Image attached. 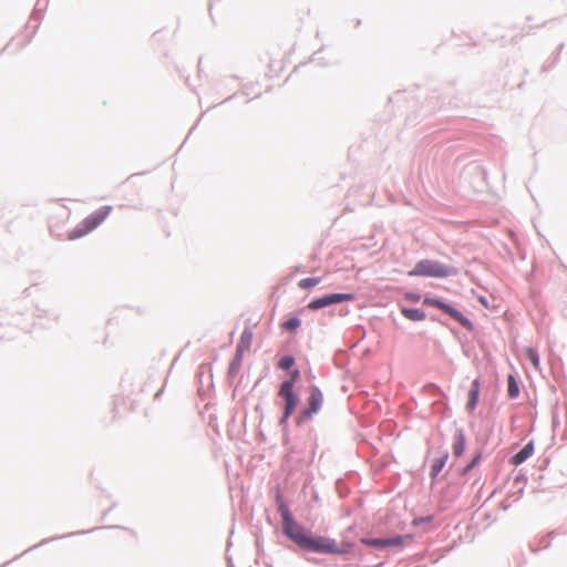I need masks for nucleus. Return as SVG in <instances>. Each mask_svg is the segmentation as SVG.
Returning <instances> with one entry per match:
<instances>
[{
    "mask_svg": "<svg viewBox=\"0 0 567 567\" xmlns=\"http://www.w3.org/2000/svg\"><path fill=\"white\" fill-rule=\"evenodd\" d=\"M452 449L455 457H460L463 454L465 450V435L463 431H456Z\"/></svg>",
    "mask_w": 567,
    "mask_h": 567,
    "instance_id": "nucleus-11",
    "label": "nucleus"
},
{
    "mask_svg": "<svg viewBox=\"0 0 567 567\" xmlns=\"http://www.w3.org/2000/svg\"><path fill=\"white\" fill-rule=\"evenodd\" d=\"M301 324V321L300 319L298 318H290L289 320L285 321L281 327L285 329V330H289V331H295L296 329H298Z\"/></svg>",
    "mask_w": 567,
    "mask_h": 567,
    "instance_id": "nucleus-18",
    "label": "nucleus"
},
{
    "mask_svg": "<svg viewBox=\"0 0 567 567\" xmlns=\"http://www.w3.org/2000/svg\"><path fill=\"white\" fill-rule=\"evenodd\" d=\"M243 339H245V340H247L249 342L250 339H251V333L250 332H244Z\"/></svg>",
    "mask_w": 567,
    "mask_h": 567,
    "instance_id": "nucleus-22",
    "label": "nucleus"
},
{
    "mask_svg": "<svg viewBox=\"0 0 567 567\" xmlns=\"http://www.w3.org/2000/svg\"><path fill=\"white\" fill-rule=\"evenodd\" d=\"M295 363V359L290 355L282 357L279 362L278 367L282 370H289Z\"/></svg>",
    "mask_w": 567,
    "mask_h": 567,
    "instance_id": "nucleus-19",
    "label": "nucleus"
},
{
    "mask_svg": "<svg viewBox=\"0 0 567 567\" xmlns=\"http://www.w3.org/2000/svg\"><path fill=\"white\" fill-rule=\"evenodd\" d=\"M478 460H480V455H476V456L473 458V461H472V462H471V463H470V464L464 468L463 473L465 474V473H467L468 471H471V470L475 466V464L478 462Z\"/></svg>",
    "mask_w": 567,
    "mask_h": 567,
    "instance_id": "nucleus-21",
    "label": "nucleus"
},
{
    "mask_svg": "<svg viewBox=\"0 0 567 567\" xmlns=\"http://www.w3.org/2000/svg\"><path fill=\"white\" fill-rule=\"evenodd\" d=\"M323 403V394L317 386L309 389L308 408L299 413L298 423L310 420L318 413Z\"/></svg>",
    "mask_w": 567,
    "mask_h": 567,
    "instance_id": "nucleus-5",
    "label": "nucleus"
},
{
    "mask_svg": "<svg viewBox=\"0 0 567 567\" xmlns=\"http://www.w3.org/2000/svg\"><path fill=\"white\" fill-rule=\"evenodd\" d=\"M112 206H102L83 219L81 225L76 227L70 235L69 239H76L94 230L111 214Z\"/></svg>",
    "mask_w": 567,
    "mask_h": 567,
    "instance_id": "nucleus-2",
    "label": "nucleus"
},
{
    "mask_svg": "<svg viewBox=\"0 0 567 567\" xmlns=\"http://www.w3.org/2000/svg\"><path fill=\"white\" fill-rule=\"evenodd\" d=\"M447 461V453H444L441 457L436 458L431 466V475L437 476L442 468L445 466Z\"/></svg>",
    "mask_w": 567,
    "mask_h": 567,
    "instance_id": "nucleus-14",
    "label": "nucleus"
},
{
    "mask_svg": "<svg viewBox=\"0 0 567 567\" xmlns=\"http://www.w3.org/2000/svg\"><path fill=\"white\" fill-rule=\"evenodd\" d=\"M453 274V270L435 260L423 259L409 271L410 277H434L445 278Z\"/></svg>",
    "mask_w": 567,
    "mask_h": 567,
    "instance_id": "nucleus-3",
    "label": "nucleus"
},
{
    "mask_svg": "<svg viewBox=\"0 0 567 567\" xmlns=\"http://www.w3.org/2000/svg\"><path fill=\"white\" fill-rule=\"evenodd\" d=\"M402 315L412 321H423L425 319V313L420 309H413V308H403Z\"/></svg>",
    "mask_w": 567,
    "mask_h": 567,
    "instance_id": "nucleus-13",
    "label": "nucleus"
},
{
    "mask_svg": "<svg viewBox=\"0 0 567 567\" xmlns=\"http://www.w3.org/2000/svg\"><path fill=\"white\" fill-rule=\"evenodd\" d=\"M279 512L282 517L285 534L302 548L307 542L308 535H306L303 528L292 519L290 511L284 503L279 504Z\"/></svg>",
    "mask_w": 567,
    "mask_h": 567,
    "instance_id": "nucleus-4",
    "label": "nucleus"
},
{
    "mask_svg": "<svg viewBox=\"0 0 567 567\" xmlns=\"http://www.w3.org/2000/svg\"><path fill=\"white\" fill-rule=\"evenodd\" d=\"M278 395L285 400V410L281 423H286L293 413L299 400L295 394L293 389H291V382H282Z\"/></svg>",
    "mask_w": 567,
    "mask_h": 567,
    "instance_id": "nucleus-6",
    "label": "nucleus"
},
{
    "mask_svg": "<svg viewBox=\"0 0 567 567\" xmlns=\"http://www.w3.org/2000/svg\"><path fill=\"white\" fill-rule=\"evenodd\" d=\"M321 281L320 278L318 277H312V278H305V279H301L299 282H298V286L299 288L301 289H309V288H312L317 285H319Z\"/></svg>",
    "mask_w": 567,
    "mask_h": 567,
    "instance_id": "nucleus-16",
    "label": "nucleus"
},
{
    "mask_svg": "<svg viewBox=\"0 0 567 567\" xmlns=\"http://www.w3.org/2000/svg\"><path fill=\"white\" fill-rule=\"evenodd\" d=\"M508 388H507V391H508V395L511 398H516L519 393V389H518V385L514 379L513 375H508Z\"/></svg>",
    "mask_w": 567,
    "mask_h": 567,
    "instance_id": "nucleus-17",
    "label": "nucleus"
},
{
    "mask_svg": "<svg viewBox=\"0 0 567 567\" xmlns=\"http://www.w3.org/2000/svg\"><path fill=\"white\" fill-rule=\"evenodd\" d=\"M302 548L315 553L346 554L350 551L351 544L342 543L341 545H338L334 539L328 537L308 536Z\"/></svg>",
    "mask_w": 567,
    "mask_h": 567,
    "instance_id": "nucleus-1",
    "label": "nucleus"
},
{
    "mask_svg": "<svg viewBox=\"0 0 567 567\" xmlns=\"http://www.w3.org/2000/svg\"><path fill=\"white\" fill-rule=\"evenodd\" d=\"M478 393H480V381L474 380L472 383V389L468 393V402H467V409L472 412L476 408L477 401H478Z\"/></svg>",
    "mask_w": 567,
    "mask_h": 567,
    "instance_id": "nucleus-12",
    "label": "nucleus"
},
{
    "mask_svg": "<svg viewBox=\"0 0 567 567\" xmlns=\"http://www.w3.org/2000/svg\"><path fill=\"white\" fill-rule=\"evenodd\" d=\"M299 377H300L299 370H295L291 372L290 379L286 381V382H291V389H293V385L297 382V380L299 379Z\"/></svg>",
    "mask_w": 567,
    "mask_h": 567,
    "instance_id": "nucleus-20",
    "label": "nucleus"
},
{
    "mask_svg": "<svg viewBox=\"0 0 567 567\" xmlns=\"http://www.w3.org/2000/svg\"><path fill=\"white\" fill-rule=\"evenodd\" d=\"M533 453L534 444L529 442L519 452L512 456L511 463L517 466L524 463L528 457H530Z\"/></svg>",
    "mask_w": 567,
    "mask_h": 567,
    "instance_id": "nucleus-10",
    "label": "nucleus"
},
{
    "mask_svg": "<svg viewBox=\"0 0 567 567\" xmlns=\"http://www.w3.org/2000/svg\"><path fill=\"white\" fill-rule=\"evenodd\" d=\"M525 357L530 361L533 367L538 370L540 362H539V355L537 351L534 348H526L524 350Z\"/></svg>",
    "mask_w": 567,
    "mask_h": 567,
    "instance_id": "nucleus-15",
    "label": "nucleus"
},
{
    "mask_svg": "<svg viewBox=\"0 0 567 567\" xmlns=\"http://www.w3.org/2000/svg\"><path fill=\"white\" fill-rule=\"evenodd\" d=\"M363 544H367L369 546L373 547H390V546H401L403 544L402 537H392V538H373V539H361Z\"/></svg>",
    "mask_w": 567,
    "mask_h": 567,
    "instance_id": "nucleus-9",
    "label": "nucleus"
},
{
    "mask_svg": "<svg viewBox=\"0 0 567 567\" xmlns=\"http://www.w3.org/2000/svg\"><path fill=\"white\" fill-rule=\"evenodd\" d=\"M354 300V296L352 293H332L329 296H324L318 299L312 300L308 308L311 310H318L320 308L330 306L332 303H340L344 301H352Z\"/></svg>",
    "mask_w": 567,
    "mask_h": 567,
    "instance_id": "nucleus-8",
    "label": "nucleus"
},
{
    "mask_svg": "<svg viewBox=\"0 0 567 567\" xmlns=\"http://www.w3.org/2000/svg\"><path fill=\"white\" fill-rule=\"evenodd\" d=\"M423 302L424 305L441 309L445 313L450 315L454 320L460 322L463 327L470 328L472 326L471 321L466 317H464L458 310L441 301L440 299L426 297L424 298Z\"/></svg>",
    "mask_w": 567,
    "mask_h": 567,
    "instance_id": "nucleus-7",
    "label": "nucleus"
},
{
    "mask_svg": "<svg viewBox=\"0 0 567 567\" xmlns=\"http://www.w3.org/2000/svg\"><path fill=\"white\" fill-rule=\"evenodd\" d=\"M411 299L417 301L420 299V296H412Z\"/></svg>",
    "mask_w": 567,
    "mask_h": 567,
    "instance_id": "nucleus-23",
    "label": "nucleus"
}]
</instances>
